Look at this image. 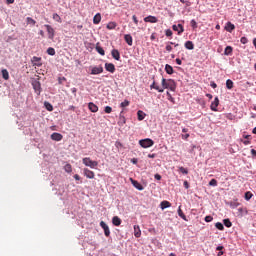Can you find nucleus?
<instances>
[{"mask_svg": "<svg viewBox=\"0 0 256 256\" xmlns=\"http://www.w3.org/2000/svg\"><path fill=\"white\" fill-rule=\"evenodd\" d=\"M245 200L246 201H250V199L253 197V193H251L250 191L245 193Z\"/></svg>", "mask_w": 256, "mask_h": 256, "instance_id": "nucleus-41", "label": "nucleus"}, {"mask_svg": "<svg viewBox=\"0 0 256 256\" xmlns=\"http://www.w3.org/2000/svg\"><path fill=\"white\" fill-rule=\"evenodd\" d=\"M240 42L242 43V45H247V43L249 42V40L247 39V37H242L240 39Z\"/></svg>", "mask_w": 256, "mask_h": 256, "instance_id": "nucleus-47", "label": "nucleus"}, {"mask_svg": "<svg viewBox=\"0 0 256 256\" xmlns=\"http://www.w3.org/2000/svg\"><path fill=\"white\" fill-rule=\"evenodd\" d=\"M94 25H99L101 23V13H97L93 18Z\"/></svg>", "mask_w": 256, "mask_h": 256, "instance_id": "nucleus-24", "label": "nucleus"}, {"mask_svg": "<svg viewBox=\"0 0 256 256\" xmlns=\"http://www.w3.org/2000/svg\"><path fill=\"white\" fill-rule=\"evenodd\" d=\"M223 223H224L225 227H228V228L233 226V223H231V220H229V219H224Z\"/></svg>", "mask_w": 256, "mask_h": 256, "instance_id": "nucleus-38", "label": "nucleus"}, {"mask_svg": "<svg viewBox=\"0 0 256 256\" xmlns=\"http://www.w3.org/2000/svg\"><path fill=\"white\" fill-rule=\"evenodd\" d=\"M115 146L117 147V149H119V147H123V144L119 141H116Z\"/></svg>", "mask_w": 256, "mask_h": 256, "instance_id": "nucleus-54", "label": "nucleus"}, {"mask_svg": "<svg viewBox=\"0 0 256 256\" xmlns=\"http://www.w3.org/2000/svg\"><path fill=\"white\" fill-rule=\"evenodd\" d=\"M145 23H157L159 21L155 16H147L144 18Z\"/></svg>", "mask_w": 256, "mask_h": 256, "instance_id": "nucleus-17", "label": "nucleus"}, {"mask_svg": "<svg viewBox=\"0 0 256 256\" xmlns=\"http://www.w3.org/2000/svg\"><path fill=\"white\" fill-rule=\"evenodd\" d=\"M112 223L115 227H119V225H121V218H119V216H114L112 218Z\"/></svg>", "mask_w": 256, "mask_h": 256, "instance_id": "nucleus-22", "label": "nucleus"}, {"mask_svg": "<svg viewBox=\"0 0 256 256\" xmlns=\"http://www.w3.org/2000/svg\"><path fill=\"white\" fill-rule=\"evenodd\" d=\"M83 174L87 179H95V172L89 170L88 168L83 169Z\"/></svg>", "mask_w": 256, "mask_h": 256, "instance_id": "nucleus-6", "label": "nucleus"}, {"mask_svg": "<svg viewBox=\"0 0 256 256\" xmlns=\"http://www.w3.org/2000/svg\"><path fill=\"white\" fill-rule=\"evenodd\" d=\"M224 55H233V47L227 46L224 50Z\"/></svg>", "mask_w": 256, "mask_h": 256, "instance_id": "nucleus-31", "label": "nucleus"}, {"mask_svg": "<svg viewBox=\"0 0 256 256\" xmlns=\"http://www.w3.org/2000/svg\"><path fill=\"white\" fill-rule=\"evenodd\" d=\"M44 27L46 28V31L48 33V39H55V29L49 24H45Z\"/></svg>", "mask_w": 256, "mask_h": 256, "instance_id": "nucleus-4", "label": "nucleus"}, {"mask_svg": "<svg viewBox=\"0 0 256 256\" xmlns=\"http://www.w3.org/2000/svg\"><path fill=\"white\" fill-rule=\"evenodd\" d=\"M104 111H105V113H112L113 108H111V106H106Z\"/></svg>", "mask_w": 256, "mask_h": 256, "instance_id": "nucleus-50", "label": "nucleus"}, {"mask_svg": "<svg viewBox=\"0 0 256 256\" xmlns=\"http://www.w3.org/2000/svg\"><path fill=\"white\" fill-rule=\"evenodd\" d=\"M26 21H27V24L28 25H32V26H35L37 21H35V19L31 18V17H27L26 18Z\"/></svg>", "mask_w": 256, "mask_h": 256, "instance_id": "nucleus-34", "label": "nucleus"}, {"mask_svg": "<svg viewBox=\"0 0 256 256\" xmlns=\"http://www.w3.org/2000/svg\"><path fill=\"white\" fill-rule=\"evenodd\" d=\"M216 229H219V231H223V229H225V227L223 226V224L221 222H217L215 224Z\"/></svg>", "mask_w": 256, "mask_h": 256, "instance_id": "nucleus-42", "label": "nucleus"}, {"mask_svg": "<svg viewBox=\"0 0 256 256\" xmlns=\"http://www.w3.org/2000/svg\"><path fill=\"white\" fill-rule=\"evenodd\" d=\"M134 236L139 239L141 237V228L139 225H134Z\"/></svg>", "mask_w": 256, "mask_h": 256, "instance_id": "nucleus-20", "label": "nucleus"}, {"mask_svg": "<svg viewBox=\"0 0 256 256\" xmlns=\"http://www.w3.org/2000/svg\"><path fill=\"white\" fill-rule=\"evenodd\" d=\"M154 179H156V181H161V175L155 174Z\"/></svg>", "mask_w": 256, "mask_h": 256, "instance_id": "nucleus-55", "label": "nucleus"}, {"mask_svg": "<svg viewBox=\"0 0 256 256\" xmlns=\"http://www.w3.org/2000/svg\"><path fill=\"white\" fill-rule=\"evenodd\" d=\"M161 85H162L163 91H165V89H169V85L167 84V79L162 78Z\"/></svg>", "mask_w": 256, "mask_h": 256, "instance_id": "nucleus-33", "label": "nucleus"}, {"mask_svg": "<svg viewBox=\"0 0 256 256\" xmlns=\"http://www.w3.org/2000/svg\"><path fill=\"white\" fill-rule=\"evenodd\" d=\"M64 171H65L66 173H71V171H73V167L71 166V164H66V165L64 166Z\"/></svg>", "mask_w": 256, "mask_h": 256, "instance_id": "nucleus-37", "label": "nucleus"}, {"mask_svg": "<svg viewBox=\"0 0 256 256\" xmlns=\"http://www.w3.org/2000/svg\"><path fill=\"white\" fill-rule=\"evenodd\" d=\"M160 207L162 210L167 209V208L171 207V203L167 200H164L160 203Z\"/></svg>", "mask_w": 256, "mask_h": 256, "instance_id": "nucleus-25", "label": "nucleus"}, {"mask_svg": "<svg viewBox=\"0 0 256 256\" xmlns=\"http://www.w3.org/2000/svg\"><path fill=\"white\" fill-rule=\"evenodd\" d=\"M226 87L227 89H233V81L231 79L226 81Z\"/></svg>", "mask_w": 256, "mask_h": 256, "instance_id": "nucleus-40", "label": "nucleus"}, {"mask_svg": "<svg viewBox=\"0 0 256 256\" xmlns=\"http://www.w3.org/2000/svg\"><path fill=\"white\" fill-rule=\"evenodd\" d=\"M244 145H250L251 144V141L249 140H246V141H243Z\"/></svg>", "mask_w": 256, "mask_h": 256, "instance_id": "nucleus-62", "label": "nucleus"}, {"mask_svg": "<svg viewBox=\"0 0 256 256\" xmlns=\"http://www.w3.org/2000/svg\"><path fill=\"white\" fill-rule=\"evenodd\" d=\"M105 69L109 73H115V64H113V63H105Z\"/></svg>", "mask_w": 256, "mask_h": 256, "instance_id": "nucleus-13", "label": "nucleus"}, {"mask_svg": "<svg viewBox=\"0 0 256 256\" xmlns=\"http://www.w3.org/2000/svg\"><path fill=\"white\" fill-rule=\"evenodd\" d=\"M205 221H206V223H211V221H213V216H211V215L206 216Z\"/></svg>", "mask_w": 256, "mask_h": 256, "instance_id": "nucleus-51", "label": "nucleus"}, {"mask_svg": "<svg viewBox=\"0 0 256 256\" xmlns=\"http://www.w3.org/2000/svg\"><path fill=\"white\" fill-rule=\"evenodd\" d=\"M156 156V154H148L149 159H155Z\"/></svg>", "mask_w": 256, "mask_h": 256, "instance_id": "nucleus-57", "label": "nucleus"}, {"mask_svg": "<svg viewBox=\"0 0 256 256\" xmlns=\"http://www.w3.org/2000/svg\"><path fill=\"white\" fill-rule=\"evenodd\" d=\"M176 63H177V65H182L183 62L181 61V59L177 58Z\"/></svg>", "mask_w": 256, "mask_h": 256, "instance_id": "nucleus-60", "label": "nucleus"}, {"mask_svg": "<svg viewBox=\"0 0 256 256\" xmlns=\"http://www.w3.org/2000/svg\"><path fill=\"white\" fill-rule=\"evenodd\" d=\"M88 109L91 113H97V111H99V107L93 102L88 103Z\"/></svg>", "mask_w": 256, "mask_h": 256, "instance_id": "nucleus-12", "label": "nucleus"}, {"mask_svg": "<svg viewBox=\"0 0 256 256\" xmlns=\"http://www.w3.org/2000/svg\"><path fill=\"white\" fill-rule=\"evenodd\" d=\"M168 89L170 91H176L177 83L173 79H167Z\"/></svg>", "mask_w": 256, "mask_h": 256, "instance_id": "nucleus-7", "label": "nucleus"}, {"mask_svg": "<svg viewBox=\"0 0 256 256\" xmlns=\"http://www.w3.org/2000/svg\"><path fill=\"white\" fill-rule=\"evenodd\" d=\"M190 25L193 29H197V21H195L194 19L191 20Z\"/></svg>", "mask_w": 256, "mask_h": 256, "instance_id": "nucleus-49", "label": "nucleus"}, {"mask_svg": "<svg viewBox=\"0 0 256 256\" xmlns=\"http://www.w3.org/2000/svg\"><path fill=\"white\" fill-rule=\"evenodd\" d=\"M130 181H131L133 187L138 189V191H143V185H141V183H139L137 180H134L133 178H130Z\"/></svg>", "mask_w": 256, "mask_h": 256, "instance_id": "nucleus-10", "label": "nucleus"}, {"mask_svg": "<svg viewBox=\"0 0 256 256\" xmlns=\"http://www.w3.org/2000/svg\"><path fill=\"white\" fill-rule=\"evenodd\" d=\"M132 19H133L135 25H139V20L137 19V16L133 15Z\"/></svg>", "mask_w": 256, "mask_h": 256, "instance_id": "nucleus-52", "label": "nucleus"}, {"mask_svg": "<svg viewBox=\"0 0 256 256\" xmlns=\"http://www.w3.org/2000/svg\"><path fill=\"white\" fill-rule=\"evenodd\" d=\"M100 73H103V66L93 67L91 70V75H100Z\"/></svg>", "mask_w": 256, "mask_h": 256, "instance_id": "nucleus-14", "label": "nucleus"}, {"mask_svg": "<svg viewBox=\"0 0 256 256\" xmlns=\"http://www.w3.org/2000/svg\"><path fill=\"white\" fill-rule=\"evenodd\" d=\"M184 47L189 51H193V49H195V44H193V41H186Z\"/></svg>", "mask_w": 256, "mask_h": 256, "instance_id": "nucleus-19", "label": "nucleus"}, {"mask_svg": "<svg viewBox=\"0 0 256 256\" xmlns=\"http://www.w3.org/2000/svg\"><path fill=\"white\" fill-rule=\"evenodd\" d=\"M50 137L52 141H61L63 139V135L57 132L52 133Z\"/></svg>", "mask_w": 256, "mask_h": 256, "instance_id": "nucleus-11", "label": "nucleus"}, {"mask_svg": "<svg viewBox=\"0 0 256 256\" xmlns=\"http://www.w3.org/2000/svg\"><path fill=\"white\" fill-rule=\"evenodd\" d=\"M165 35H166V37H172L173 36V31H171V29H167L165 31Z\"/></svg>", "mask_w": 256, "mask_h": 256, "instance_id": "nucleus-48", "label": "nucleus"}, {"mask_svg": "<svg viewBox=\"0 0 256 256\" xmlns=\"http://www.w3.org/2000/svg\"><path fill=\"white\" fill-rule=\"evenodd\" d=\"M106 27H107V29H109V30H113V29H115V27H117V23H115V22H109Z\"/></svg>", "mask_w": 256, "mask_h": 256, "instance_id": "nucleus-35", "label": "nucleus"}, {"mask_svg": "<svg viewBox=\"0 0 256 256\" xmlns=\"http://www.w3.org/2000/svg\"><path fill=\"white\" fill-rule=\"evenodd\" d=\"M217 107H219V98L215 97L214 101L211 103L210 109L212 111H217Z\"/></svg>", "mask_w": 256, "mask_h": 256, "instance_id": "nucleus-15", "label": "nucleus"}, {"mask_svg": "<svg viewBox=\"0 0 256 256\" xmlns=\"http://www.w3.org/2000/svg\"><path fill=\"white\" fill-rule=\"evenodd\" d=\"M137 115H138V121H143V119H145L147 114H145V112H143V110H139L137 112Z\"/></svg>", "mask_w": 256, "mask_h": 256, "instance_id": "nucleus-27", "label": "nucleus"}, {"mask_svg": "<svg viewBox=\"0 0 256 256\" xmlns=\"http://www.w3.org/2000/svg\"><path fill=\"white\" fill-rule=\"evenodd\" d=\"M139 145H141L143 149H148V147H153V145H155V142L150 138H146L140 140Z\"/></svg>", "mask_w": 256, "mask_h": 256, "instance_id": "nucleus-2", "label": "nucleus"}, {"mask_svg": "<svg viewBox=\"0 0 256 256\" xmlns=\"http://www.w3.org/2000/svg\"><path fill=\"white\" fill-rule=\"evenodd\" d=\"M74 179H75L76 181H81V176H79L78 174H75V175H74Z\"/></svg>", "mask_w": 256, "mask_h": 256, "instance_id": "nucleus-56", "label": "nucleus"}, {"mask_svg": "<svg viewBox=\"0 0 256 256\" xmlns=\"http://www.w3.org/2000/svg\"><path fill=\"white\" fill-rule=\"evenodd\" d=\"M44 107L47 111H53V105L49 102H44Z\"/></svg>", "mask_w": 256, "mask_h": 256, "instance_id": "nucleus-36", "label": "nucleus"}, {"mask_svg": "<svg viewBox=\"0 0 256 256\" xmlns=\"http://www.w3.org/2000/svg\"><path fill=\"white\" fill-rule=\"evenodd\" d=\"M47 53H48V55H51V56L55 55V48L49 47L47 49Z\"/></svg>", "mask_w": 256, "mask_h": 256, "instance_id": "nucleus-44", "label": "nucleus"}, {"mask_svg": "<svg viewBox=\"0 0 256 256\" xmlns=\"http://www.w3.org/2000/svg\"><path fill=\"white\" fill-rule=\"evenodd\" d=\"M225 29H226V31H228V33H231L232 31H235V25L231 22H228L226 24Z\"/></svg>", "mask_w": 256, "mask_h": 256, "instance_id": "nucleus-23", "label": "nucleus"}, {"mask_svg": "<svg viewBox=\"0 0 256 256\" xmlns=\"http://www.w3.org/2000/svg\"><path fill=\"white\" fill-rule=\"evenodd\" d=\"M166 95L168 97V101H171V103H175V98H173L170 92H166Z\"/></svg>", "mask_w": 256, "mask_h": 256, "instance_id": "nucleus-45", "label": "nucleus"}, {"mask_svg": "<svg viewBox=\"0 0 256 256\" xmlns=\"http://www.w3.org/2000/svg\"><path fill=\"white\" fill-rule=\"evenodd\" d=\"M32 87L37 95H41V82H39V80L33 79Z\"/></svg>", "mask_w": 256, "mask_h": 256, "instance_id": "nucleus-3", "label": "nucleus"}, {"mask_svg": "<svg viewBox=\"0 0 256 256\" xmlns=\"http://www.w3.org/2000/svg\"><path fill=\"white\" fill-rule=\"evenodd\" d=\"M111 55H112L113 59H115V61H120L121 60V53H119V50L113 49L111 51Z\"/></svg>", "mask_w": 256, "mask_h": 256, "instance_id": "nucleus-9", "label": "nucleus"}, {"mask_svg": "<svg viewBox=\"0 0 256 256\" xmlns=\"http://www.w3.org/2000/svg\"><path fill=\"white\" fill-rule=\"evenodd\" d=\"M31 61H32L33 67H41L43 65V62L41 61V57L33 56Z\"/></svg>", "mask_w": 256, "mask_h": 256, "instance_id": "nucleus-5", "label": "nucleus"}, {"mask_svg": "<svg viewBox=\"0 0 256 256\" xmlns=\"http://www.w3.org/2000/svg\"><path fill=\"white\" fill-rule=\"evenodd\" d=\"M209 185L211 187H217V181L215 179H211L210 182H209Z\"/></svg>", "mask_w": 256, "mask_h": 256, "instance_id": "nucleus-46", "label": "nucleus"}, {"mask_svg": "<svg viewBox=\"0 0 256 256\" xmlns=\"http://www.w3.org/2000/svg\"><path fill=\"white\" fill-rule=\"evenodd\" d=\"M173 31H178V35H181L185 31V28L181 24L173 25L172 26Z\"/></svg>", "mask_w": 256, "mask_h": 256, "instance_id": "nucleus-16", "label": "nucleus"}, {"mask_svg": "<svg viewBox=\"0 0 256 256\" xmlns=\"http://www.w3.org/2000/svg\"><path fill=\"white\" fill-rule=\"evenodd\" d=\"M100 227L103 228L104 234H105L106 237H109V235H111V231L109 230V226L104 221L100 222Z\"/></svg>", "mask_w": 256, "mask_h": 256, "instance_id": "nucleus-8", "label": "nucleus"}, {"mask_svg": "<svg viewBox=\"0 0 256 256\" xmlns=\"http://www.w3.org/2000/svg\"><path fill=\"white\" fill-rule=\"evenodd\" d=\"M178 215L183 219L184 221H187V216H185V213H183V210H181V206L178 208Z\"/></svg>", "mask_w": 256, "mask_h": 256, "instance_id": "nucleus-32", "label": "nucleus"}, {"mask_svg": "<svg viewBox=\"0 0 256 256\" xmlns=\"http://www.w3.org/2000/svg\"><path fill=\"white\" fill-rule=\"evenodd\" d=\"M189 137V134L182 135V139H187Z\"/></svg>", "mask_w": 256, "mask_h": 256, "instance_id": "nucleus-63", "label": "nucleus"}, {"mask_svg": "<svg viewBox=\"0 0 256 256\" xmlns=\"http://www.w3.org/2000/svg\"><path fill=\"white\" fill-rule=\"evenodd\" d=\"M95 49L99 55L105 56V50L99 45V43L96 44Z\"/></svg>", "mask_w": 256, "mask_h": 256, "instance_id": "nucleus-26", "label": "nucleus"}, {"mask_svg": "<svg viewBox=\"0 0 256 256\" xmlns=\"http://www.w3.org/2000/svg\"><path fill=\"white\" fill-rule=\"evenodd\" d=\"M150 89H155L158 93H163V88L159 87L155 81L150 85Z\"/></svg>", "mask_w": 256, "mask_h": 256, "instance_id": "nucleus-21", "label": "nucleus"}, {"mask_svg": "<svg viewBox=\"0 0 256 256\" xmlns=\"http://www.w3.org/2000/svg\"><path fill=\"white\" fill-rule=\"evenodd\" d=\"M231 207H234V208L235 207H239V203L238 202H234V203L231 204Z\"/></svg>", "mask_w": 256, "mask_h": 256, "instance_id": "nucleus-59", "label": "nucleus"}, {"mask_svg": "<svg viewBox=\"0 0 256 256\" xmlns=\"http://www.w3.org/2000/svg\"><path fill=\"white\" fill-rule=\"evenodd\" d=\"M166 51H168V53H171V51H173V47L171 45H167Z\"/></svg>", "mask_w": 256, "mask_h": 256, "instance_id": "nucleus-53", "label": "nucleus"}, {"mask_svg": "<svg viewBox=\"0 0 256 256\" xmlns=\"http://www.w3.org/2000/svg\"><path fill=\"white\" fill-rule=\"evenodd\" d=\"M184 187H185V189H189V182L184 181Z\"/></svg>", "mask_w": 256, "mask_h": 256, "instance_id": "nucleus-58", "label": "nucleus"}, {"mask_svg": "<svg viewBox=\"0 0 256 256\" xmlns=\"http://www.w3.org/2000/svg\"><path fill=\"white\" fill-rule=\"evenodd\" d=\"M211 87H212L213 89H217V84H216L215 82H212V83H211Z\"/></svg>", "mask_w": 256, "mask_h": 256, "instance_id": "nucleus-61", "label": "nucleus"}, {"mask_svg": "<svg viewBox=\"0 0 256 256\" xmlns=\"http://www.w3.org/2000/svg\"><path fill=\"white\" fill-rule=\"evenodd\" d=\"M52 19L54 21H56L57 23H63V20L61 19V16H59V14H57V13L53 14Z\"/></svg>", "mask_w": 256, "mask_h": 256, "instance_id": "nucleus-29", "label": "nucleus"}, {"mask_svg": "<svg viewBox=\"0 0 256 256\" xmlns=\"http://www.w3.org/2000/svg\"><path fill=\"white\" fill-rule=\"evenodd\" d=\"M179 171H180V173H183V175H189V170H187L183 166L179 167Z\"/></svg>", "mask_w": 256, "mask_h": 256, "instance_id": "nucleus-39", "label": "nucleus"}, {"mask_svg": "<svg viewBox=\"0 0 256 256\" xmlns=\"http://www.w3.org/2000/svg\"><path fill=\"white\" fill-rule=\"evenodd\" d=\"M165 71L168 75H173V66L166 64Z\"/></svg>", "mask_w": 256, "mask_h": 256, "instance_id": "nucleus-28", "label": "nucleus"}, {"mask_svg": "<svg viewBox=\"0 0 256 256\" xmlns=\"http://www.w3.org/2000/svg\"><path fill=\"white\" fill-rule=\"evenodd\" d=\"M244 139H251V135H244Z\"/></svg>", "mask_w": 256, "mask_h": 256, "instance_id": "nucleus-64", "label": "nucleus"}, {"mask_svg": "<svg viewBox=\"0 0 256 256\" xmlns=\"http://www.w3.org/2000/svg\"><path fill=\"white\" fill-rule=\"evenodd\" d=\"M2 77L5 81H9V71L7 69H2Z\"/></svg>", "mask_w": 256, "mask_h": 256, "instance_id": "nucleus-30", "label": "nucleus"}, {"mask_svg": "<svg viewBox=\"0 0 256 256\" xmlns=\"http://www.w3.org/2000/svg\"><path fill=\"white\" fill-rule=\"evenodd\" d=\"M129 100H124L121 104L120 107H122V109H125V107H129Z\"/></svg>", "mask_w": 256, "mask_h": 256, "instance_id": "nucleus-43", "label": "nucleus"}, {"mask_svg": "<svg viewBox=\"0 0 256 256\" xmlns=\"http://www.w3.org/2000/svg\"><path fill=\"white\" fill-rule=\"evenodd\" d=\"M124 40L130 47L133 45V37L130 34L124 35Z\"/></svg>", "mask_w": 256, "mask_h": 256, "instance_id": "nucleus-18", "label": "nucleus"}, {"mask_svg": "<svg viewBox=\"0 0 256 256\" xmlns=\"http://www.w3.org/2000/svg\"><path fill=\"white\" fill-rule=\"evenodd\" d=\"M82 163L85 165V167H90V169H95V167L99 165V162L91 160L89 157L83 158Z\"/></svg>", "mask_w": 256, "mask_h": 256, "instance_id": "nucleus-1", "label": "nucleus"}]
</instances>
